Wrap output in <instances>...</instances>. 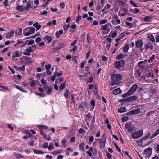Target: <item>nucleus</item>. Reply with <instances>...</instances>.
Listing matches in <instances>:
<instances>
[{
  "instance_id": "obj_61",
  "label": "nucleus",
  "mask_w": 159,
  "mask_h": 159,
  "mask_svg": "<svg viewBox=\"0 0 159 159\" xmlns=\"http://www.w3.org/2000/svg\"><path fill=\"white\" fill-rule=\"evenodd\" d=\"M56 75H55V74L54 73V75H53L52 77L51 78V80L53 81H54L55 79H56Z\"/></svg>"
},
{
  "instance_id": "obj_62",
  "label": "nucleus",
  "mask_w": 159,
  "mask_h": 159,
  "mask_svg": "<svg viewBox=\"0 0 159 159\" xmlns=\"http://www.w3.org/2000/svg\"><path fill=\"white\" fill-rule=\"evenodd\" d=\"M40 133L41 134L43 135L44 137H46L47 136V134H45L44 132L42 130H40Z\"/></svg>"
},
{
  "instance_id": "obj_33",
  "label": "nucleus",
  "mask_w": 159,
  "mask_h": 159,
  "mask_svg": "<svg viewBox=\"0 0 159 159\" xmlns=\"http://www.w3.org/2000/svg\"><path fill=\"white\" fill-rule=\"evenodd\" d=\"M66 83V82L65 81L64 83L62 84L59 87V89L60 90H62L64 89L65 87V84Z\"/></svg>"
},
{
  "instance_id": "obj_20",
  "label": "nucleus",
  "mask_w": 159,
  "mask_h": 159,
  "mask_svg": "<svg viewBox=\"0 0 159 159\" xmlns=\"http://www.w3.org/2000/svg\"><path fill=\"white\" fill-rule=\"evenodd\" d=\"M63 33V31L62 30H61L59 31H58L56 32V38H58L60 37V36L59 34L60 35H61Z\"/></svg>"
},
{
  "instance_id": "obj_17",
  "label": "nucleus",
  "mask_w": 159,
  "mask_h": 159,
  "mask_svg": "<svg viewBox=\"0 0 159 159\" xmlns=\"http://www.w3.org/2000/svg\"><path fill=\"white\" fill-rule=\"evenodd\" d=\"M37 126L39 129H43L45 130H46L48 129V127L43 125H37Z\"/></svg>"
},
{
  "instance_id": "obj_34",
  "label": "nucleus",
  "mask_w": 159,
  "mask_h": 159,
  "mask_svg": "<svg viewBox=\"0 0 159 159\" xmlns=\"http://www.w3.org/2000/svg\"><path fill=\"white\" fill-rule=\"evenodd\" d=\"M84 144L83 142H81L79 145L80 149L83 151L84 150Z\"/></svg>"
},
{
  "instance_id": "obj_8",
  "label": "nucleus",
  "mask_w": 159,
  "mask_h": 159,
  "mask_svg": "<svg viewBox=\"0 0 159 159\" xmlns=\"http://www.w3.org/2000/svg\"><path fill=\"white\" fill-rule=\"evenodd\" d=\"M140 112V109L139 108H137L133 110L126 113L127 115H134L138 114Z\"/></svg>"
},
{
  "instance_id": "obj_38",
  "label": "nucleus",
  "mask_w": 159,
  "mask_h": 159,
  "mask_svg": "<svg viewBox=\"0 0 159 159\" xmlns=\"http://www.w3.org/2000/svg\"><path fill=\"white\" fill-rule=\"evenodd\" d=\"M30 28V31L31 34H33L35 33V29L33 27H29Z\"/></svg>"
},
{
  "instance_id": "obj_9",
  "label": "nucleus",
  "mask_w": 159,
  "mask_h": 159,
  "mask_svg": "<svg viewBox=\"0 0 159 159\" xmlns=\"http://www.w3.org/2000/svg\"><path fill=\"white\" fill-rule=\"evenodd\" d=\"M152 149L150 147H148L147 149H145L144 151V153L146 155V157H148L150 156L152 153Z\"/></svg>"
},
{
  "instance_id": "obj_42",
  "label": "nucleus",
  "mask_w": 159,
  "mask_h": 159,
  "mask_svg": "<svg viewBox=\"0 0 159 159\" xmlns=\"http://www.w3.org/2000/svg\"><path fill=\"white\" fill-rule=\"evenodd\" d=\"M63 78H60L57 79V80L55 82L56 83H58L59 82H62L63 80Z\"/></svg>"
},
{
  "instance_id": "obj_10",
  "label": "nucleus",
  "mask_w": 159,
  "mask_h": 159,
  "mask_svg": "<svg viewBox=\"0 0 159 159\" xmlns=\"http://www.w3.org/2000/svg\"><path fill=\"white\" fill-rule=\"evenodd\" d=\"M138 86L136 84H134L130 88L129 90L128 91L132 95L133 93H134L136 90Z\"/></svg>"
},
{
  "instance_id": "obj_49",
  "label": "nucleus",
  "mask_w": 159,
  "mask_h": 159,
  "mask_svg": "<svg viewBox=\"0 0 159 159\" xmlns=\"http://www.w3.org/2000/svg\"><path fill=\"white\" fill-rule=\"evenodd\" d=\"M25 51L27 52H31L32 51V48L31 46L29 47Z\"/></svg>"
},
{
  "instance_id": "obj_2",
  "label": "nucleus",
  "mask_w": 159,
  "mask_h": 159,
  "mask_svg": "<svg viewBox=\"0 0 159 159\" xmlns=\"http://www.w3.org/2000/svg\"><path fill=\"white\" fill-rule=\"evenodd\" d=\"M121 75L118 74L112 75L111 76V78L112 80L111 85L113 86L117 84L118 82L121 79Z\"/></svg>"
},
{
  "instance_id": "obj_14",
  "label": "nucleus",
  "mask_w": 159,
  "mask_h": 159,
  "mask_svg": "<svg viewBox=\"0 0 159 159\" xmlns=\"http://www.w3.org/2000/svg\"><path fill=\"white\" fill-rule=\"evenodd\" d=\"M14 31H12L7 33L6 35V38L8 39H10L12 37L14 34Z\"/></svg>"
},
{
  "instance_id": "obj_44",
  "label": "nucleus",
  "mask_w": 159,
  "mask_h": 159,
  "mask_svg": "<svg viewBox=\"0 0 159 159\" xmlns=\"http://www.w3.org/2000/svg\"><path fill=\"white\" fill-rule=\"evenodd\" d=\"M52 89V88H49L47 90V91L46 93L48 95H51Z\"/></svg>"
},
{
  "instance_id": "obj_52",
  "label": "nucleus",
  "mask_w": 159,
  "mask_h": 159,
  "mask_svg": "<svg viewBox=\"0 0 159 159\" xmlns=\"http://www.w3.org/2000/svg\"><path fill=\"white\" fill-rule=\"evenodd\" d=\"M130 3L131 5H132L134 7H137V5L134 3V2L130 0Z\"/></svg>"
},
{
  "instance_id": "obj_21",
  "label": "nucleus",
  "mask_w": 159,
  "mask_h": 159,
  "mask_svg": "<svg viewBox=\"0 0 159 159\" xmlns=\"http://www.w3.org/2000/svg\"><path fill=\"white\" fill-rule=\"evenodd\" d=\"M159 134V128L157 129L155 133L152 135V136L150 137V139H152V138L154 137H155L157 136Z\"/></svg>"
},
{
  "instance_id": "obj_22",
  "label": "nucleus",
  "mask_w": 159,
  "mask_h": 159,
  "mask_svg": "<svg viewBox=\"0 0 159 159\" xmlns=\"http://www.w3.org/2000/svg\"><path fill=\"white\" fill-rule=\"evenodd\" d=\"M34 152L36 154H43L44 153V152L39 150L35 149L33 150Z\"/></svg>"
},
{
  "instance_id": "obj_19",
  "label": "nucleus",
  "mask_w": 159,
  "mask_h": 159,
  "mask_svg": "<svg viewBox=\"0 0 159 159\" xmlns=\"http://www.w3.org/2000/svg\"><path fill=\"white\" fill-rule=\"evenodd\" d=\"M70 93V92H69V90L68 89H66V90L65 92L64 93V95L65 97L66 98H68L69 95Z\"/></svg>"
},
{
  "instance_id": "obj_43",
  "label": "nucleus",
  "mask_w": 159,
  "mask_h": 159,
  "mask_svg": "<svg viewBox=\"0 0 159 159\" xmlns=\"http://www.w3.org/2000/svg\"><path fill=\"white\" fill-rule=\"evenodd\" d=\"M65 46V44L63 43H61L59 44L58 48L59 49H61L63 48Z\"/></svg>"
},
{
  "instance_id": "obj_51",
  "label": "nucleus",
  "mask_w": 159,
  "mask_h": 159,
  "mask_svg": "<svg viewBox=\"0 0 159 159\" xmlns=\"http://www.w3.org/2000/svg\"><path fill=\"white\" fill-rule=\"evenodd\" d=\"M70 25H65L64 27V30L66 31L70 27Z\"/></svg>"
},
{
  "instance_id": "obj_28",
  "label": "nucleus",
  "mask_w": 159,
  "mask_h": 159,
  "mask_svg": "<svg viewBox=\"0 0 159 159\" xmlns=\"http://www.w3.org/2000/svg\"><path fill=\"white\" fill-rule=\"evenodd\" d=\"M148 38L150 41H151L152 42L155 41V38L154 36L153 35H149Z\"/></svg>"
},
{
  "instance_id": "obj_1",
  "label": "nucleus",
  "mask_w": 159,
  "mask_h": 159,
  "mask_svg": "<svg viewBox=\"0 0 159 159\" xmlns=\"http://www.w3.org/2000/svg\"><path fill=\"white\" fill-rule=\"evenodd\" d=\"M125 62L123 60L116 61L115 63V67L120 71H126L127 69L123 67L125 65Z\"/></svg>"
},
{
  "instance_id": "obj_58",
  "label": "nucleus",
  "mask_w": 159,
  "mask_h": 159,
  "mask_svg": "<svg viewBox=\"0 0 159 159\" xmlns=\"http://www.w3.org/2000/svg\"><path fill=\"white\" fill-rule=\"evenodd\" d=\"M117 35V34L116 32H114L112 34L111 37L112 38H114L116 37Z\"/></svg>"
},
{
  "instance_id": "obj_11",
  "label": "nucleus",
  "mask_w": 159,
  "mask_h": 159,
  "mask_svg": "<svg viewBox=\"0 0 159 159\" xmlns=\"http://www.w3.org/2000/svg\"><path fill=\"white\" fill-rule=\"evenodd\" d=\"M148 48L151 49V51H152L153 49V46L151 42H148L145 46V48L147 50Z\"/></svg>"
},
{
  "instance_id": "obj_36",
  "label": "nucleus",
  "mask_w": 159,
  "mask_h": 159,
  "mask_svg": "<svg viewBox=\"0 0 159 159\" xmlns=\"http://www.w3.org/2000/svg\"><path fill=\"white\" fill-rule=\"evenodd\" d=\"M15 156L16 158H23V157L22 154H20L15 153Z\"/></svg>"
},
{
  "instance_id": "obj_4",
  "label": "nucleus",
  "mask_w": 159,
  "mask_h": 159,
  "mask_svg": "<svg viewBox=\"0 0 159 159\" xmlns=\"http://www.w3.org/2000/svg\"><path fill=\"white\" fill-rule=\"evenodd\" d=\"M106 139V137L105 134L101 136V139H98L99 143L100 144V147L101 148H103L105 147Z\"/></svg>"
},
{
  "instance_id": "obj_45",
  "label": "nucleus",
  "mask_w": 159,
  "mask_h": 159,
  "mask_svg": "<svg viewBox=\"0 0 159 159\" xmlns=\"http://www.w3.org/2000/svg\"><path fill=\"white\" fill-rule=\"evenodd\" d=\"M108 21L106 19H104L100 21V24L102 25L106 23Z\"/></svg>"
},
{
  "instance_id": "obj_37",
  "label": "nucleus",
  "mask_w": 159,
  "mask_h": 159,
  "mask_svg": "<svg viewBox=\"0 0 159 159\" xmlns=\"http://www.w3.org/2000/svg\"><path fill=\"white\" fill-rule=\"evenodd\" d=\"M72 150L70 148H67L66 149V155H69V152H72Z\"/></svg>"
},
{
  "instance_id": "obj_56",
  "label": "nucleus",
  "mask_w": 159,
  "mask_h": 159,
  "mask_svg": "<svg viewBox=\"0 0 159 159\" xmlns=\"http://www.w3.org/2000/svg\"><path fill=\"white\" fill-rule=\"evenodd\" d=\"M17 42L14 45V47H15V46H17L20 43H23V42L20 41V40H18Z\"/></svg>"
},
{
  "instance_id": "obj_63",
  "label": "nucleus",
  "mask_w": 159,
  "mask_h": 159,
  "mask_svg": "<svg viewBox=\"0 0 159 159\" xmlns=\"http://www.w3.org/2000/svg\"><path fill=\"white\" fill-rule=\"evenodd\" d=\"M102 7V6H101V5L99 4L97 6L96 8V9L97 10H99L101 9Z\"/></svg>"
},
{
  "instance_id": "obj_26",
  "label": "nucleus",
  "mask_w": 159,
  "mask_h": 159,
  "mask_svg": "<svg viewBox=\"0 0 159 159\" xmlns=\"http://www.w3.org/2000/svg\"><path fill=\"white\" fill-rule=\"evenodd\" d=\"M46 39L47 40L49 43H50L52 40L53 39L52 37L49 35H47L45 37Z\"/></svg>"
},
{
  "instance_id": "obj_25",
  "label": "nucleus",
  "mask_w": 159,
  "mask_h": 159,
  "mask_svg": "<svg viewBox=\"0 0 159 159\" xmlns=\"http://www.w3.org/2000/svg\"><path fill=\"white\" fill-rule=\"evenodd\" d=\"M29 28H27L25 29H24L23 30V34L25 36H29L31 34V33H30V31H28L26 33H25V31L27 29H28Z\"/></svg>"
},
{
  "instance_id": "obj_16",
  "label": "nucleus",
  "mask_w": 159,
  "mask_h": 159,
  "mask_svg": "<svg viewBox=\"0 0 159 159\" xmlns=\"http://www.w3.org/2000/svg\"><path fill=\"white\" fill-rule=\"evenodd\" d=\"M20 56L19 55V53L17 51L15 52L12 53V57L13 58L18 57H19Z\"/></svg>"
},
{
  "instance_id": "obj_59",
  "label": "nucleus",
  "mask_w": 159,
  "mask_h": 159,
  "mask_svg": "<svg viewBox=\"0 0 159 159\" xmlns=\"http://www.w3.org/2000/svg\"><path fill=\"white\" fill-rule=\"evenodd\" d=\"M155 149L156 151L158 153L159 152V145H157L155 147Z\"/></svg>"
},
{
  "instance_id": "obj_60",
  "label": "nucleus",
  "mask_w": 159,
  "mask_h": 159,
  "mask_svg": "<svg viewBox=\"0 0 159 159\" xmlns=\"http://www.w3.org/2000/svg\"><path fill=\"white\" fill-rule=\"evenodd\" d=\"M54 74H55V75H56V76H60L63 73L62 72H55Z\"/></svg>"
},
{
  "instance_id": "obj_64",
  "label": "nucleus",
  "mask_w": 159,
  "mask_h": 159,
  "mask_svg": "<svg viewBox=\"0 0 159 159\" xmlns=\"http://www.w3.org/2000/svg\"><path fill=\"white\" fill-rule=\"evenodd\" d=\"M46 158L48 159H52V156L49 155H47L46 156Z\"/></svg>"
},
{
  "instance_id": "obj_47",
  "label": "nucleus",
  "mask_w": 159,
  "mask_h": 159,
  "mask_svg": "<svg viewBox=\"0 0 159 159\" xmlns=\"http://www.w3.org/2000/svg\"><path fill=\"white\" fill-rule=\"evenodd\" d=\"M81 20V16H78L77 17V19L75 20L76 22L78 23L79 21Z\"/></svg>"
},
{
  "instance_id": "obj_48",
  "label": "nucleus",
  "mask_w": 159,
  "mask_h": 159,
  "mask_svg": "<svg viewBox=\"0 0 159 159\" xmlns=\"http://www.w3.org/2000/svg\"><path fill=\"white\" fill-rule=\"evenodd\" d=\"M51 67V65L50 64H49L48 65H45V68L46 70L49 69Z\"/></svg>"
},
{
  "instance_id": "obj_27",
  "label": "nucleus",
  "mask_w": 159,
  "mask_h": 159,
  "mask_svg": "<svg viewBox=\"0 0 159 159\" xmlns=\"http://www.w3.org/2000/svg\"><path fill=\"white\" fill-rule=\"evenodd\" d=\"M126 108L124 107H121L119 108L118 110V112L119 113H123L126 111Z\"/></svg>"
},
{
  "instance_id": "obj_35",
  "label": "nucleus",
  "mask_w": 159,
  "mask_h": 159,
  "mask_svg": "<svg viewBox=\"0 0 159 159\" xmlns=\"http://www.w3.org/2000/svg\"><path fill=\"white\" fill-rule=\"evenodd\" d=\"M124 57V55L122 53L120 54L117 57H116V60H119L123 58Z\"/></svg>"
},
{
  "instance_id": "obj_53",
  "label": "nucleus",
  "mask_w": 159,
  "mask_h": 159,
  "mask_svg": "<svg viewBox=\"0 0 159 159\" xmlns=\"http://www.w3.org/2000/svg\"><path fill=\"white\" fill-rule=\"evenodd\" d=\"M3 4L5 6H7L9 5L8 0H5L3 3Z\"/></svg>"
},
{
  "instance_id": "obj_15",
  "label": "nucleus",
  "mask_w": 159,
  "mask_h": 159,
  "mask_svg": "<svg viewBox=\"0 0 159 159\" xmlns=\"http://www.w3.org/2000/svg\"><path fill=\"white\" fill-rule=\"evenodd\" d=\"M129 48V45L126 44L125 45L123 48V52H127Z\"/></svg>"
},
{
  "instance_id": "obj_30",
  "label": "nucleus",
  "mask_w": 159,
  "mask_h": 159,
  "mask_svg": "<svg viewBox=\"0 0 159 159\" xmlns=\"http://www.w3.org/2000/svg\"><path fill=\"white\" fill-rule=\"evenodd\" d=\"M109 23H107V24H106L105 25H103L101 26V28H102V30L104 31L107 30L108 28V24H110Z\"/></svg>"
},
{
  "instance_id": "obj_31",
  "label": "nucleus",
  "mask_w": 159,
  "mask_h": 159,
  "mask_svg": "<svg viewBox=\"0 0 159 159\" xmlns=\"http://www.w3.org/2000/svg\"><path fill=\"white\" fill-rule=\"evenodd\" d=\"M150 135V134L149 133L148 135H146L145 136L142 137V138L140 139V140H141V141L145 140L146 139H147L149 138Z\"/></svg>"
},
{
  "instance_id": "obj_46",
  "label": "nucleus",
  "mask_w": 159,
  "mask_h": 159,
  "mask_svg": "<svg viewBox=\"0 0 159 159\" xmlns=\"http://www.w3.org/2000/svg\"><path fill=\"white\" fill-rule=\"evenodd\" d=\"M53 143H51V144L49 145V146L48 147V149L49 150H52L53 148Z\"/></svg>"
},
{
  "instance_id": "obj_13",
  "label": "nucleus",
  "mask_w": 159,
  "mask_h": 159,
  "mask_svg": "<svg viewBox=\"0 0 159 159\" xmlns=\"http://www.w3.org/2000/svg\"><path fill=\"white\" fill-rule=\"evenodd\" d=\"M26 3H27V5L25 7L26 10H28L30 9L33 7V6H32V5L33 4V1H30V2H28Z\"/></svg>"
},
{
  "instance_id": "obj_6",
  "label": "nucleus",
  "mask_w": 159,
  "mask_h": 159,
  "mask_svg": "<svg viewBox=\"0 0 159 159\" xmlns=\"http://www.w3.org/2000/svg\"><path fill=\"white\" fill-rule=\"evenodd\" d=\"M143 44V42L141 40L139 39L135 41L136 48H140L141 51L143 50V48H142V46Z\"/></svg>"
},
{
  "instance_id": "obj_41",
  "label": "nucleus",
  "mask_w": 159,
  "mask_h": 159,
  "mask_svg": "<svg viewBox=\"0 0 159 159\" xmlns=\"http://www.w3.org/2000/svg\"><path fill=\"white\" fill-rule=\"evenodd\" d=\"M28 41V45H31L35 43L34 40L33 39L30 40L29 41L27 40V41Z\"/></svg>"
},
{
  "instance_id": "obj_12",
  "label": "nucleus",
  "mask_w": 159,
  "mask_h": 159,
  "mask_svg": "<svg viewBox=\"0 0 159 159\" xmlns=\"http://www.w3.org/2000/svg\"><path fill=\"white\" fill-rule=\"evenodd\" d=\"M122 92L120 88L116 89L112 91L113 93L115 95H116L118 94H120Z\"/></svg>"
},
{
  "instance_id": "obj_40",
  "label": "nucleus",
  "mask_w": 159,
  "mask_h": 159,
  "mask_svg": "<svg viewBox=\"0 0 159 159\" xmlns=\"http://www.w3.org/2000/svg\"><path fill=\"white\" fill-rule=\"evenodd\" d=\"M87 42L89 43V44H90L91 43V38L90 36L89 35V33L87 34Z\"/></svg>"
},
{
  "instance_id": "obj_23",
  "label": "nucleus",
  "mask_w": 159,
  "mask_h": 159,
  "mask_svg": "<svg viewBox=\"0 0 159 159\" xmlns=\"http://www.w3.org/2000/svg\"><path fill=\"white\" fill-rule=\"evenodd\" d=\"M62 151L61 150H57L54 151L53 152L51 153V154L54 155H56L58 154L61 153L62 152Z\"/></svg>"
},
{
  "instance_id": "obj_29",
  "label": "nucleus",
  "mask_w": 159,
  "mask_h": 159,
  "mask_svg": "<svg viewBox=\"0 0 159 159\" xmlns=\"http://www.w3.org/2000/svg\"><path fill=\"white\" fill-rule=\"evenodd\" d=\"M152 16H146L144 18V20L145 21H149L152 19Z\"/></svg>"
},
{
  "instance_id": "obj_7",
  "label": "nucleus",
  "mask_w": 159,
  "mask_h": 159,
  "mask_svg": "<svg viewBox=\"0 0 159 159\" xmlns=\"http://www.w3.org/2000/svg\"><path fill=\"white\" fill-rule=\"evenodd\" d=\"M137 98L136 96H132L128 98H125L122 100L124 102H131L134 101L136 100Z\"/></svg>"
},
{
  "instance_id": "obj_57",
  "label": "nucleus",
  "mask_w": 159,
  "mask_h": 159,
  "mask_svg": "<svg viewBox=\"0 0 159 159\" xmlns=\"http://www.w3.org/2000/svg\"><path fill=\"white\" fill-rule=\"evenodd\" d=\"M60 6L61 8L64 9L65 7V5L64 2H62L60 3Z\"/></svg>"
},
{
  "instance_id": "obj_24",
  "label": "nucleus",
  "mask_w": 159,
  "mask_h": 159,
  "mask_svg": "<svg viewBox=\"0 0 159 159\" xmlns=\"http://www.w3.org/2000/svg\"><path fill=\"white\" fill-rule=\"evenodd\" d=\"M38 22H36L33 25L36 28L37 30L39 29L41 27V26L40 25H39Z\"/></svg>"
},
{
  "instance_id": "obj_3",
  "label": "nucleus",
  "mask_w": 159,
  "mask_h": 159,
  "mask_svg": "<svg viewBox=\"0 0 159 159\" xmlns=\"http://www.w3.org/2000/svg\"><path fill=\"white\" fill-rule=\"evenodd\" d=\"M143 130H141L134 132L131 134V137L134 139H138L143 135Z\"/></svg>"
},
{
  "instance_id": "obj_5",
  "label": "nucleus",
  "mask_w": 159,
  "mask_h": 159,
  "mask_svg": "<svg viewBox=\"0 0 159 159\" xmlns=\"http://www.w3.org/2000/svg\"><path fill=\"white\" fill-rule=\"evenodd\" d=\"M125 127L127 129L129 133H131L136 130L135 127L131 126L130 124L128 123H127L125 124Z\"/></svg>"
},
{
  "instance_id": "obj_50",
  "label": "nucleus",
  "mask_w": 159,
  "mask_h": 159,
  "mask_svg": "<svg viewBox=\"0 0 159 159\" xmlns=\"http://www.w3.org/2000/svg\"><path fill=\"white\" fill-rule=\"evenodd\" d=\"M41 82L42 84H43L46 83V80L43 77L41 80Z\"/></svg>"
},
{
  "instance_id": "obj_55",
  "label": "nucleus",
  "mask_w": 159,
  "mask_h": 159,
  "mask_svg": "<svg viewBox=\"0 0 159 159\" xmlns=\"http://www.w3.org/2000/svg\"><path fill=\"white\" fill-rule=\"evenodd\" d=\"M25 65H23L21 67H19V68L20 70H22L24 71L25 70Z\"/></svg>"
},
{
  "instance_id": "obj_18",
  "label": "nucleus",
  "mask_w": 159,
  "mask_h": 159,
  "mask_svg": "<svg viewBox=\"0 0 159 159\" xmlns=\"http://www.w3.org/2000/svg\"><path fill=\"white\" fill-rule=\"evenodd\" d=\"M22 31V29L18 28L16 30V34L17 35H20L21 34Z\"/></svg>"
},
{
  "instance_id": "obj_54",
  "label": "nucleus",
  "mask_w": 159,
  "mask_h": 159,
  "mask_svg": "<svg viewBox=\"0 0 159 159\" xmlns=\"http://www.w3.org/2000/svg\"><path fill=\"white\" fill-rule=\"evenodd\" d=\"M156 41V42H159V34L156 35L155 36Z\"/></svg>"
},
{
  "instance_id": "obj_32",
  "label": "nucleus",
  "mask_w": 159,
  "mask_h": 159,
  "mask_svg": "<svg viewBox=\"0 0 159 159\" xmlns=\"http://www.w3.org/2000/svg\"><path fill=\"white\" fill-rule=\"evenodd\" d=\"M16 9L22 12L24 11L23 6L22 5L20 6L18 5Z\"/></svg>"
},
{
  "instance_id": "obj_39",
  "label": "nucleus",
  "mask_w": 159,
  "mask_h": 159,
  "mask_svg": "<svg viewBox=\"0 0 159 159\" xmlns=\"http://www.w3.org/2000/svg\"><path fill=\"white\" fill-rule=\"evenodd\" d=\"M130 95H131V93H130L128 91L126 93H125L123 94L122 95V96L123 98H124L126 97H127Z\"/></svg>"
}]
</instances>
